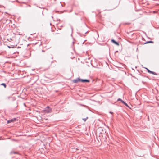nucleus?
Returning a JSON list of instances; mask_svg holds the SVG:
<instances>
[{
  "instance_id": "5",
  "label": "nucleus",
  "mask_w": 159,
  "mask_h": 159,
  "mask_svg": "<svg viewBox=\"0 0 159 159\" xmlns=\"http://www.w3.org/2000/svg\"><path fill=\"white\" fill-rule=\"evenodd\" d=\"M111 42H112L114 44H116V45H117V46L119 45V43L118 42H116L115 40H114L113 39H112L111 40Z\"/></svg>"
},
{
  "instance_id": "3",
  "label": "nucleus",
  "mask_w": 159,
  "mask_h": 159,
  "mask_svg": "<svg viewBox=\"0 0 159 159\" xmlns=\"http://www.w3.org/2000/svg\"><path fill=\"white\" fill-rule=\"evenodd\" d=\"M117 100L118 101H120L121 102L123 103L126 107H129L128 104L126 103H125L124 101L121 100L120 98H118Z\"/></svg>"
},
{
  "instance_id": "9",
  "label": "nucleus",
  "mask_w": 159,
  "mask_h": 159,
  "mask_svg": "<svg viewBox=\"0 0 159 159\" xmlns=\"http://www.w3.org/2000/svg\"><path fill=\"white\" fill-rule=\"evenodd\" d=\"M88 118V117H87L86 118H83V119H82V120H83L84 121H85Z\"/></svg>"
},
{
  "instance_id": "8",
  "label": "nucleus",
  "mask_w": 159,
  "mask_h": 159,
  "mask_svg": "<svg viewBox=\"0 0 159 159\" xmlns=\"http://www.w3.org/2000/svg\"><path fill=\"white\" fill-rule=\"evenodd\" d=\"M1 85L3 86L5 88H6V84L4 83H2Z\"/></svg>"
},
{
  "instance_id": "12",
  "label": "nucleus",
  "mask_w": 159,
  "mask_h": 159,
  "mask_svg": "<svg viewBox=\"0 0 159 159\" xmlns=\"http://www.w3.org/2000/svg\"><path fill=\"white\" fill-rule=\"evenodd\" d=\"M8 47L9 48H11V47L10 46H8Z\"/></svg>"
},
{
  "instance_id": "1",
  "label": "nucleus",
  "mask_w": 159,
  "mask_h": 159,
  "mask_svg": "<svg viewBox=\"0 0 159 159\" xmlns=\"http://www.w3.org/2000/svg\"><path fill=\"white\" fill-rule=\"evenodd\" d=\"M73 82L75 83H77L78 82H81L82 83H85V82H89L90 81L89 80L87 79H81L80 78H77V79L73 80H72Z\"/></svg>"
},
{
  "instance_id": "2",
  "label": "nucleus",
  "mask_w": 159,
  "mask_h": 159,
  "mask_svg": "<svg viewBox=\"0 0 159 159\" xmlns=\"http://www.w3.org/2000/svg\"><path fill=\"white\" fill-rule=\"evenodd\" d=\"M44 111H46V113H50L52 111V109L49 106H47L44 110Z\"/></svg>"
},
{
  "instance_id": "6",
  "label": "nucleus",
  "mask_w": 159,
  "mask_h": 159,
  "mask_svg": "<svg viewBox=\"0 0 159 159\" xmlns=\"http://www.w3.org/2000/svg\"><path fill=\"white\" fill-rule=\"evenodd\" d=\"M16 120V118H14V119H12L10 120H9L7 121V123L9 124L10 123L13 122L14 121H15Z\"/></svg>"
},
{
  "instance_id": "7",
  "label": "nucleus",
  "mask_w": 159,
  "mask_h": 159,
  "mask_svg": "<svg viewBox=\"0 0 159 159\" xmlns=\"http://www.w3.org/2000/svg\"><path fill=\"white\" fill-rule=\"evenodd\" d=\"M153 43V41H147L144 44L148 43Z\"/></svg>"
},
{
  "instance_id": "10",
  "label": "nucleus",
  "mask_w": 159,
  "mask_h": 159,
  "mask_svg": "<svg viewBox=\"0 0 159 159\" xmlns=\"http://www.w3.org/2000/svg\"><path fill=\"white\" fill-rule=\"evenodd\" d=\"M110 113L112 114L113 113L112 112L110 111Z\"/></svg>"
},
{
  "instance_id": "4",
  "label": "nucleus",
  "mask_w": 159,
  "mask_h": 159,
  "mask_svg": "<svg viewBox=\"0 0 159 159\" xmlns=\"http://www.w3.org/2000/svg\"><path fill=\"white\" fill-rule=\"evenodd\" d=\"M147 70V71L150 73H151V74H154V75H157V74L155 72H154L153 71H150V70H149L148 68H145Z\"/></svg>"
},
{
  "instance_id": "13",
  "label": "nucleus",
  "mask_w": 159,
  "mask_h": 159,
  "mask_svg": "<svg viewBox=\"0 0 159 159\" xmlns=\"http://www.w3.org/2000/svg\"><path fill=\"white\" fill-rule=\"evenodd\" d=\"M118 52V51H116V52Z\"/></svg>"
},
{
  "instance_id": "11",
  "label": "nucleus",
  "mask_w": 159,
  "mask_h": 159,
  "mask_svg": "<svg viewBox=\"0 0 159 159\" xmlns=\"http://www.w3.org/2000/svg\"><path fill=\"white\" fill-rule=\"evenodd\" d=\"M81 105L82 106H85L84 105Z\"/></svg>"
}]
</instances>
